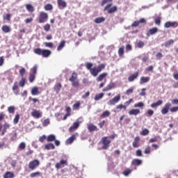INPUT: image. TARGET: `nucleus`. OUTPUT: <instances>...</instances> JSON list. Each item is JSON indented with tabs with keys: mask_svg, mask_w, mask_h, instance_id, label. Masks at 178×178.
<instances>
[{
	"mask_svg": "<svg viewBox=\"0 0 178 178\" xmlns=\"http://www.w3.org/2000/svg\"><path fill=\"white\" fill-rule=\"evenodd\" d=\"M79 127H80V122L79 121H76L74 122L73 125L69 128V131L72 133V131H74V130H77V129H79Z\"/></svg>",
	"mask_w": 178,
	"mask_h": 178,
	"instance_id": "dca6fc26",
	"label": "nucleus"
},
{
	"mask_svg": "<svg viewBox=\"0 0 178 178\" xmlns=\"http://www.w3.org/2000/svg\"><path fill=\"white\" fill-rule=\"evenodd\" d=\"M3 129L1 134V136L5 135V133H6V130L10 127V124H9V123H8V122H5L3 125Z\"/></svg>",
	"mask_w": 178,
	"mask_h": 178,
	"instance_id": "bb28decb",
	"label": "nucleus"
},
{
	"mask_svg": "<svg viewBox=\"0 0 178 178\" xmlns=\"http://www.w3.org/2000/svg\"><path fill=\"white\" fill-rule=\"evenodd\" d=\"M55 148V145L54 143H49L44 145V149H54Z\"/></svg>",
	"mask_w": 178,
	"mask_h": 178,
	"instance_id": "4c0bfd02",
	"label": "nucleus"
},
{
	"mask_svg": "<svg viewBox=\"0 0 178 178\" xmlns=\"http://www.w3.org/2000/svg\"><path fill=\"white\" fill-rule=\"evenodd\" d=\"M120 101V95H118L113 99H110L108 102V105H115Z\"/></svg>",
	"mask_w": 178,
	"mask_h": 178,
	"instance_id": "1a4fd4ad",
	"label": "nucleus"
},
{
	"mask_svg": "<svg viewBox=\"0 0 178 178\" xmlns=\"http://www.w3.org/2000/svg\"><path fill=\"white\" fill-rule=\"evenodd\" d=\"M118 55L120 58L124 55V46H122L118 49Z\"/></svg>",
	"mask_w": 178,
	"mask_h": 178,
	"instance_id": "e433bc0d",
	"label": "nucleus"
},
{
	"mask_svg": "<svg viewBox=\"0 0 178 178\" xmlns=\"http://www.w3.org/2000/svg\"><path fill=\"white\" fill-rule=\"evenodd\" d=\"M80 105H81L80 102H76L75 104H73L72 109L74 111H77L79 108H80Z\"/></svg>",
	"mask_w": 178,
	"mask_h": 178,
	"instance_id": "a19ab883",
	"label": "nucleus"
},
{
	"mask_svg": "<svg viewBox=\"0 0 178 178\" xmlns=\"http://www.w3.org/2000/svg\"><path fill=\"white\" fill-rule=\"evenodd\" d=\"M13 91L15 95H19L20 90H19V82L15 81L13 86Z\"/></svg>",
	"mask_w": 178,
	"mask_h": 178,
	"instance_id": "ddd939ff",
	"label": "nucleus"
},
{
	"mask_svg": "<svg viewBox=\"0 0 178 178\" xmlns=\"http://www.w3.org/2000/svg\"><path fill=\"white\" fill-rule=\"evenodd\" d=\"M26 148V143L24 142H22L19 145V149H25Z\"/></svg>",
	"mask_w": 178,
	"mask_h": 178,
	"instance_id": "052dcab7",
	"label": "nucleus"
},
{
	"mask_svg": "<svg viewBox=\"0 0 178 178\" xmlns=\"http://www.w3.org/2000/svg\"><path fill=\"white\" fill-rule=\"evenodd\" d=\"M143 163V161L138 159H134L131 161V165H134V166H140Z\"/></svg>",
	"mask_w": 178,
	"mask_h": 178,
	"instance_id": "cd10ccee",
	"label": "nucleus"
},
{
	"mask_svg": "<svg viewBox=\"0 0 178 178\" xmlns=\"http://www.w3.org/2000/svg\"><path fill=\"white\" fill-rule=\"evenodd\" d=\"M40 175H41V172L38 171L31 173L30 176L31 177H37V176H40Z\"/></svg>",
	"mask_w": 178,
	"mask_h": 178,
	"instance_id": "603ef678",
	"label": "nucleus"
},
{
	"mask_svg": "<svg viewBox=\"0 0 178 178\" xmlns=\"http://www.w3.org/2000/svg\"><path fill=\"white\" fill-rule=\"evenodd\" d=\"M106 66V64L105 63H102L99 65L97 67H92V63H86V67L88 70L90 71V73L93 77H97L99 74V73H101L104 69H105Z\"/></svg>",
	"mask_w": 178,
	"mask_h": 178,
	"instance_id": "f257e3e1",
	"label": "nucleus"
},
{
	"mask_svg": "<svg viewBox=\"0 0 178 178\" xmlns=\"http://www.w3.org/2000/svg\"><path fill=\"white\" fill-rule=\"evenodd\" d=\"M44 46L48 48H54V43L52 42H45Z\"/></svg>",
	"mask_w": 178,
	"mask_h": 178,
	"instance_id": "0e129e2a",
	"label": "nucleus"
},
{
	"mask_svg": "<svg viewBox=\"0 0 178 178\" xmlns=\"http://www.w3.org/2000/svg\"><path fill=\"white\" fill-rule=\"evenodd\" d=\"M102 149H108L112 143V140L109 139V137L104 136L102 138Z\"/></svg>",
	"mask_w": 178,
	"mask_h": 178,
	"instance_id": "423d86ee",
	"label": "nucleus"
},
{
	"mask_svg": "<svg viewBox=\"0 0 178 178\" xmlns=\"http://www.w3.org/2000/svg\"><path fill=\"white\" fill-rule=\"evenodd\" d=\"M140 136H136L134 138V142L132 143V146L134 148H138L140 147Z\"/></svg>",
	"mask_w": 178,
	"mask_h": 178,
	"instance_id": "f3484780",
	"label": "nucleus"
},
{
	"mask_svg": "<svg viewBox=\"0 0 178 178\" xmlns=\"http://www.w3.org/2000/svg\"><path fill=\"white\" fill-rule=\"evenodd\" d=\"M62 165H67V161L66 160H60L59 163H56L55 168L60 169Z\"/></svg>",
	"mask_w": 178,
	"mask_h": 178,
	"instance_id": "393cba45",
	"label": "nucleus"
},
{
	"mask_svg": "<svg viewBox=\"0 0 178 178\" xmlns=\"http://www.w3.org/2000/svg\"><path fill=\"white\" fill-rule=\"evenodd\" d=\"M172 44H175V40H173L172 39H170V40H168V41L164 44V46H165L166 47H170V45H172Z\"/></svg>",
	"mask_w": 178,
	"mask_h": 178,
	"instance_id": "a18cd8bd",
	"label": "nucleus"
},
{
	"mask_svg": "<svg viewBox=\"0 0 178 178\" xmlns=\"http://www.w3.org/2000/svg\"><path fill=\"white\" fill-rule=\"evenodd\" d=\"M170 106H172V103L167 102L164 105V106L162 108L161 113L163 115H166L167 113H169V111H170V112H171V113H175L176 112H178V106H173L171 108H170Z\"/></svg>",
	"mask_w": 178,
	"mask_h": 178,
	"instance_id": "f03ea898",
	"label": "nucleus"
},
{
	"mask_svg": "<svg viewBox=\"0 0 178 178\" xmlns=\"http://www.w3.org/2000/svg\"><path fill=\"white\" fill-rule=\"evenodd\" d=\"M29 80L30 83H34V80H35V75L29 74Z\"/></svg>",
	"mask_w": 178,
	"mask_h": 178,
	"instance_id": "de8ad7c7",
	"label": "nucleus"
},
{
	"mask_svg": "<svg viewBox=\"0 0 178 178\" xmlns=\"http://www.w3.org/2000/svg\"><path fill=\"white\" fill-rule=\"evenodd\" d=\"M45 140H47V136L45 135H42V136H40L39 138L40 143H44V141H45Z\"/></svg>",
	"mask_w": 178,
	"mask_h": 178,
	"instance_id": "69168bd1",
	"label": "nucleus"
},
{
	"mask_svg": "<svg viewBox=\"0 0 178 178\" xmlns=\"http://www.w3.org/2000/svg\"><path fill=\"white\" fill-rule=\"evenodd\" d=\"M65 44H66V41L61 40L57 47V51H62V49H63V47H65Z\"/></svg>",
	"mask_w": 178,
	"mask_h": 178,
	"instance_id": "7c9ffc66",
	"label": "nucleus"
},
{
	"mask_svg": "<svg viewBox=\"0 0 178 178\" xmlns=\"http://www.w3.org/2000/svg\"><path fill=\"white\" fill-rule=\"evenodd\" d=\"M104 10V12H107L109 15H112V13L118 12V6H113L112 7V3H110L105 6Z\"/></svg>",
	"mask_w": 178,
	"mask_h": 178,
	"instance_id": "39448f33",
	"label": "nucleus"
},
{
	"mask_svg": "<svg viewBox=\"0 0 178 178\" xmlns=\"http://www.w3.org/2000/svg\"><path fill=\"white\" fill-rule=\"evenodd\" d=\"M149 81V76H142L140 79V84H145V83H148Z\"/></svg>",
	"mask_w": 178,
	"mask_h": 178,
	"instance_id": "c85d7f7f",
	"label": "nucleus"
},
{
	"mask_svg": "<svg viewBox=\"0 0 178 178\" xmlns=\"http://www.w3.org/2000/svg\"><path fill=\"white\" fill-rule=\"evenodd\" d=\"M69 81L72 83V87H74L75 88H79V87H80V81L77 79V73L72 72L69 79Z\"/></svg>",
	"mask_w": 178,
	"mask_h": 178,
	"instance_id": "7ed1b4c3",
	"label": "nucleus"
},
{
	"mask_svg": "<svg viewBox=\"0 0 178 178\" xmlns=\"http://www.w3.org/2000/svg\"><path fill=\"white\" fill-rule=\"evenodd\" d=\"M2 31L3 33H10V28L8 26V25H3L1 28Z\"/></svg>",
	"mask_w": 178,
	"mask_h": 178,
	"instance_id": "58836bf2",
	"label": "nucleus"
},
{
	"mask_svg": "<svg viewBox=\"0 0 178 178\" xmlns=\"http://www.w3.org/2000/svg\"><path fill=\"white\" fill-rule=\"evenodd\" d=\"M154 23H155V24H157V26H160L161 25V17H156L154 19Z\"/></svg>",
	"mask_w": 178,
	"mask_h": 178,
	"instance_id": "3c124183",
	"label": "nucleus"
},
{
	"mask_svg": "<svg viewBox=\"0 0 178 178\" xmlns=\"http://www.w3.org/2000/svg\"><path fill=\"white\" fill-rule=\"evenodd\" d=\"M57 3H58V6L59 7L60 9H63L65 8H66L67 6V3H66V1H63V0H57Z\"/></svg>",
	"mask_w": 178,
	"mask_h": 178,
	"instance_id": "aec40b11",
	"label": "nucleus"
},
{
	"mask_svg": "<svg viewBox=\"0 0 178 178\" xmlns=\"http://www.w3.org/2000/svg\"><path fill=\"white\" fill-rule=\"evenodd\" d=\"M178 26V23L177 22H167L164 24V27L165 29H169L170 27H173V28H175V27H177Z\"/></svg>",
	"mask_w": 178,
	"mask_h": 178,
	"instance_id": "f8f14e48",
	"label": "nucleus"
},
{
	"mask_svg": "<svg viewBox=\"0 0 178 178\" xmlns=\"http://www.w3.org/2000/svg\"><path fill=\"white\" fill-rule=\"evenodd\" d=\"M38 69V65H35L31 69V73H30V74H34L35 76H36Z\"/></svg>",
	"mask_w": 178,
	"mask_h": 178,
	"instance_id": "f704fd0d",
	"label": "nucleus"
},
{
	"mask_svg": "<svg viewBox=\"0 0 178 178\" xmlns=\"http://www.w3.org/2000/svg\"><path fill=\"white\" fill-rule=\"evenodd\" d=\"M26 9L28 10V12H30V13H33L34 12V6L31 4H26Z\"/></svg>",
	"mask_w": 178,
	"mask_h": 178,
	"instance_id": "72a5a7b5",
	"label": "nucleus"
},
{
	"mask_svg": "<svg viewBox=\"0 0 178 178\" xmlns=\"http://www.w3.org/2000/svg\"><path fill=\"white\" fill-rule=\"evenodd\" d=\"M15 177V174L12 172H6L3 175V178H13Z\"/></svg>",
	"mask_w": 178,
	"mask_h": 178,
	"instance_id": "473e14b6",
	"label": "nucleus"
},
{
	"mask_svg": "<svg viewBox=\"0 0 178 178\" xmlns=\"http://www.w3.org/2000/svg\"><path fill=\"white\" fill-rule=\"evenodd\" d=\"M55 139H56L55 135L51 134L47 137V141H48V143L51 141H55Z\"/></svg>",
	"mask_w": 178,
	"mask_h": 178,
	"instance_id": "ea45409f",
	"label": "nucleus"
},
{
	"mask_svg": "<svg viewBox=\"0 0 178 178\" xmlns=\"http://www.w3.org/2000/svg\"><path fill=\"white\" fill-rule=\"evenodd\" d=\"M115 87L116 85L115 84V83H111L103 89V91H111V90L115 88Z\"/></svg>",
	"mask_w": 178,
	"mask_h": 178,
	"instance_id": "4be33fe9",
	"label": "nucleus"
},
{
	"mask_svg": "<svg viewBox=\"0 0 178 178\" xmlns=\"http://www.w3.org/2000/svg\"><path fill=\"white\" fill-rule=\"evenodd\" d=\"M104 22H105V17H97V18L95 19V23H96V24H99L100 23H104Z\"/></svg>",
	"mask_w": 178,
	"mask_h": 178,
	"instance_id": "2f4dec72",
	"label": "nucleus"
},
{
	"mask_svg": "<svg viewBox=\"0 0 178 178\" xmlns=\"http://www.w3.org/2000/svg\"><path fill=\"white\" fill-rule=\"evenodd\" d=\"M140 74V72H136L134 74H132L131 76L128 77V81L131 83L132 81H134V80H136L138 79V75Z\"/></svg>",
	"mask_w": 178,
	"mask_h": 178,
	"instance_id": "2eb2a0df",
	"label": "nucleus"
},
{
	"mask_svg": "<svg viewBox=\"0 0 178 178\" xmlns=\"http://www.w3.org/2000/svg\"><path fill=\"white\" fill-rule=\"evenodd\" d=\"M48 124H49V119H45L44 121H43V123H42V126L44 127H47V126H48Z\"/></svg>",
	"mask_w": 178,
	"mask_h": 178,
	"instance_id": "13d9d810",
	"label": "nucleus"
},
{
	"mask_svg": "<svg viewBox=\"0 0 178 178\" xmlns=\"http://www.w3.org/2000/svg\"><path fill=\"white\" fill-rule=\"evenodd\" d=\"M111 115V113L108 111H105L100 115V118H108V116Z\"/></svg>",
	"mask_w": 178,
	"mask_h": 178,
	"instance_id": "c03bdc74",
	"label": "nucleus"
},
{
	"mask_svg": "<svg viewBox=\"0 0 178 178\" xmlns=\"http://www.w3.org/2000/svg\"><path fill=\"white\" fill-rule=\"evenodd\" d=\"M172 105H178V99H174L171 101Z\"/></svg>",
	"mask_w": 178,
	"mask_h": 178,
	"instance_id": "774afa93",
	"label": "nucleus"
},
{
	"mask_svg": "<svg viewBox=\"0 0 178 178\" xmlns=\"http://www.w3.org/2000/svg\"><path fill=\"white\" fill-rule=\"evenodd\" d=\"M106 76H108V72H103L96 78V80L98 82L102 81V80H104V79H105Z\"/></svg>",
	"mask_w": 178,
	"mask_h": 178,
	"instance_id": "412c9836",
	"label": "nucleus"
},
{
	"mask_svg": "<svg viewBox=\"0 0 178 178\" xmlns=\"http://www.w3.org/2000/svg\"><path fill=\"white\" fill-rule=\"evenodd\" d=\"M102 98H104V93L97 94L95 97V101H99Z\"/></svg>",
	"mask_w": 178,
	"mask_h": 178,
	"instance_id": "79ce46f5",
	"label": "nucleus"
},
{
	"mask_svg": "<svg viewBox=\"0 0 178 178\" xmlns=\"http://www.w3.org/2000/svg\"><path fill=\"white\" fill-rule=\"evenodd\" d=\"M143 106H144V103L143 102H138L134 104V108H143Z\"/></svg>",
	"mask_w": 178,
	"mask_h": 178,
	"instance_id": "bf43d9fd",
	"label": "nucleus"
},
{
	"mask_svg": "<svg viewBox=\"0 0 178 178\" xmlns=\"http://www.w3.org/2000/svg\"><path fill=\"white\" fill-rule=\"evenodd\" d=\"M149 131H148V129H145L140 132V134L141 136H147V134H149Z\"/></svg>",
	"mask_w": 178,
	"mask_h": 178,
	"instance_id": "6e6d98bb",
	"label": "nucleus"
},
{
	"mask_svg": "<svg viewBox=\"0 0 178 178\" xmlns=\"http://www.w3.org/2000/svg\"><path fill=\"white\" fill-rule=\"evenodd\" d=\"M147 116H152L154 115V111L152 109H148L146 112Z\"/></svg>",
	"mask_w": 178,
	"mask_h": 178,
	"instance_id": "680f3d73",
	"label": "nucleus"
},
{
	"mask_svg": "<svg viewBox=\"0 0 178 178\" xmlns=\"http://www.w3.org/2000/svg\"><path fill=\"white\" fill-rule=\"evenodd\" d=\"M162 104H163V101L162 100H159L156 102L152 103L151 104V108H153L154 109L158 108V106H161V105H162Z\"/></svg>",
	"mask_w": 178,
	"mask_h": 178,
	"instance_id": "a878e982",
	"label": "nucleus"
},
{
	"mask_svg": "<svg viewBox=\"0 0 178 178\" xmlns=\"http://www.w3.org/2000/svg\"><path fill=\"white\" fill-rule=\"evenodd\" d=\"M31 115L35 119H40V118H42V113H41L40 111L35 110V109L33 110Z\"/></svg>",
	"mask_w": 178,
	"mask_h": 178,
	"instance_id": "9d476101",
	"label": "nucleus"
},
{
	"mask_svg": "<svg viewBox=\"0 0 178 178\" xmlns=\"http://www.w3.org/2000/svg\"><path fill=\"white\" fill-rule=\"evenodd\" d=\"M19 87H24L26 86V77L21 76V79L19 81Z\"/></svg>",
	"mask_w": 178,
	"mask_h": 178,
	"instance_id": "c9c22d12",
	"label": "nucleus"
},
{
	"mask_svg": "<svg viewBox=\"0 0 178 178\" xmlns=\"http://www.w3.org/2000/svg\"><path fill=\"white\" fill-rule=\"evenodd\" d=\"M113 0H102L101 2V6H104L106 5V3H109V2H112Z\"/></svg>",
	"mask_w": 178,
	"mask_h": 178,
	"instance_id": "5fc2aeb1",
	"label": "nucleus"
},
{
	"mask_svg": "<svg viewBox=\"0 0 178 178\" xmlns=\"http://www.w3.org/2000/svg\"><path fill=\"white\" fill-rule=\"evenodd\" d=\"M19 119H20V115L16 114L15 118L13 119L14 124H17V123H19Z\"/></svg>",
	"mask_w": 178,
	"mask_h": 178,
	"instance_id": "49530a36",
	"label": "nucleus"
},
{
	"mask_svg": "<svg viewBox=\"0 0 178 178\" xmlns=\"http://www.w3.org/2000/svg\"><path fill=\"white\" fill-rule=\"evenodd\" d=\"M44 9L46 10H52V9H54V7H52L51 4L48 3L46 6H44Z\"/></svg>",
	"mask_w": 178,
	"mask_h": 178,
	"instance_id": "864d4df0",
	"label": "nucleus"
},
{
	"mask_svg": "<svg viewBox=\"0 0 178 178\" xmlns=\"http://www.w3.org/2000/svg\"><path fill=\"white\" fill-rule=\"evenodd\" d=\"M43 29L44 30V31H49V30H51V25L49 24H46L44 26Z\"/></svg>",
	"mask_w": 178,
	"mask_h": 178,
	"instance_id": "8fccbe9b",
	"label": "nucleus"
},
{
	"mask_svg": "<svg viewBox=\"0 0 178 178\" xmlns=\"http://www.w3.org/2000/svg\"><path fill=\"white\" fill-rule=\"evenodd\" d=\"M48 22V14L45 12H40L39 15V23H46Z\"/></svg>",
	"mask_w": 178,
	"mask_h": 178,
	"instance_id": "0eeeda50",
	"label": "nucleus"
},
{
	"mask_svg": "<svg viewBox=\"0 0 178 178\" xmlns=\"http://www.w3.org/2000/svg\"><path fill=\"white\" fill-rule=\"evenodd\" d=\"M156 33H158V28L153 27L152 29H149L147 31L146 35H147V37H151V35H154L156 34Z\"/></svg>",
	"mask_w": 178,
	"mask_h": 178,
	"instance_id": "9b49d317",
	"label": "nucleus"
},
{
	"mask_svg": "<svg viewBox=\"0 0 178 178\" xmlns=\"http://www.w3.org/2000/svg\"><path fill=\"white\" fill-rule=\"evenodd\" d=\"M129 115H134V116H137V115H140V109L138 108H133L129 111L128 112Z\"/></svg>",
	"mask_w": 178,
	"mask_h": 178,
	"instance_id": "a211bd4d",
	"label": "nucleus"
},
{
	"mask_svg": "<svg viewBox=\"0 0 178 178\" xmlns=\"http://www.w3.org/2000/svg\"><path fill=\"white\" fill-rule=\"evenodd\" d=\"M40 166V161L38 159H35L33 161H31L29 163V168L31 169V170H34L35 169H37Z\"/></svg>",
	"mask_w": 178,
	"mask_h": 178,
	"instance_id": "6e6552de",
	"label": "nucleus"
},
{
	"mask_svg": "<svg viewBox=\"0 0 178 178\" xmlns=\"http://www.w3.org/2000/svg\"><path fill=\"white\" fill-rule=\"evenodd\" d=\"M145 44L144 42L143 41H140L137 43V47L138 48H143V47H144Z\"/></svg>",
	"mask_w": 178,
	"mask_h": 178,
	"instance_id": "338daca9",
	"label": "nucleus"
},
{
	"mask_svg": "<svg viewBox=\"0 0 178 178\" xmlns=\"http://www.w3.org/2000/svg\"><path fill=\"white\" fill-rule=\"evenodd\" d=\"M31 95H40V92L38 90V87L35 86L31 88Z\"/></svg>",
	"mask_w": 178,
	"mask_h": 178,
	"instance_id": "b1692460",
	"label": "nucleus"
},
{
	"mask_svg": "<svg viewBox=\"0 0 178 178\" xmlns=\"http://www.w3.org/2000/svg\"><path fill=\"white\" fill-rule=\"evenodd\" d=\"M144 153H145V154H151V147L147 146V147L145 149Z\"/></svg>",
	"mask_w": 178,
	"mask_h": 178,
	"instance_id": "e2e57ef3",
	"label": "nucleus"
},
{
	"mask_svg": "<svg viewBox=\"0 0 178 178\" xmlns=\"http://www.w3.org/2000/svg\"><path fill=\"white\" fill-rule=\"evenodd\" d=\"M34 54L36 55H42L43 58H48L51 55V52L48 49H41L40 48H36L33 49Z\"/></svg>",
	"mask_w": 178,
	"mask_h": 178,
	"instance_id": "20e7f679",
	"label": "nucleus"
},
{
	"mask_svg": "<svg viewBox=\"0 0 178 178\" xmlns=\"http://www.w3.org/2000/svg\"><path fill=\"white\" fill-rule=\"evenodd\" d=\"M140 23H147V20L144 18H140L138 21H134L131 27H138Z\"/></svg>",
	"mask_w": 178,
	"mask_h": 178,
	"instance_id": "4468645a",
	"label": "nucleus"
},
{
	"mask_svg": "<svg viewBox=\"0 0 178 178\" xmlns=\"http://www.w3.org/2000/svg\"><path fill=\"white\" fill-rule=\"evenodd\" d=\"M131 172H133V170L130 169V168H127L123 172L122 175H124V176H128L130 175V173H131Z\"/></svg>",
	"mask_w": 178,
	"mask_h": 178,
	"instance_id": "37998d69",
	"label": "nucleus"
},
{
	"mask_svg": "<svg viewBox=\"0 0 178 178\" xmlns=\"http://www.w3.org/2000/svg\"><path fill=\"white\" fill-rule=\"evenodd\" d=\"M62 88V84L61 83H56L54 86V90L56 91L57 94L60 91V89Z\"/></svg>",
	"mask_w": 178,
	"mask_h": 178,
	"instance_id": "c756f323",
	"label": "nucleus"
},
{
	"mask_svg": "<svg viewBox=\"0 0 178 178\" xmlns=\"http://www.w3.org/2000/svg\"><path fill=\"white\" fill-rule=\"evenodd\" d=\"M9 113H15V106H11L8 108Z\"/></svg>",
	"mask_w": 178,
	"mask_h": 178,
	"instance_id": "4d7b16f0",
	"label": "nucleus"
},
{
	"mask_svg": "<svg viewBox=\"0 0 178 178\" xmlns=\"http://www.w3.org/2000/svg\"><path fill=\"white\" fill-rule=\"evenodd\" d=\"M19 74L21 77H24V74H26V68L22 67L19 70Z\"/></svg>",
	"mask_w": 178,
	"mask_h": 178,
	"instance_id": "09e8293b",
	"label": "nucleus"
},
{
	"mask_svg": "<svg viewBox=\"0 0 178 178\" xmlns=\"http://www.w3.org/2000/svg\"><path fill=\"white\" fill-rule=\"evenodd\" d=\"M77 134V133L74 134L73 135H72L71 137H70L68 139L66 140L65 141V144L67 145H69V144H72V143H73V141H74L76 140V135Z\"/></svg>",
	"mask_w": 178,
	"mask_h": 178,
	"instance_id": "6ab92c4d",
	"label": "nucleus"
},
{
	"mask_svg": "<svg viewBox=\"0 0 178 178\" xmlns=\"http://www.w3.org/2000/svg\"><path fill=\"white\" fill-rule=\"evenodd\" d=\"M88 131L92 133V131H98V128L97 127V126L94 125L93 124H89L88 125Z\"/></svg>",
	"mask_w": 178,
	"mask_h": 178,
	"instance_id": "5701e85b",
	"label": "nucleus"
}]
</instances>
